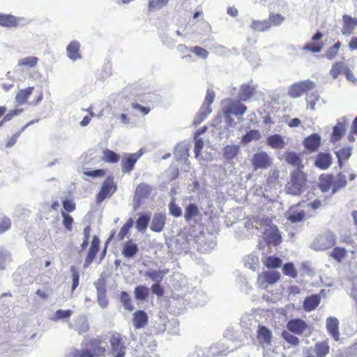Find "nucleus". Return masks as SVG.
I'll return each mask as SVG.
<instances>
[{"label":"nucleus","mask_w":357,"mask_h":357,"mask_svg":"<svg viewBox=\"0 0 357 357\" xmlns=\"http://www.w3.org/2000/svg\"><path fill=\"white\" fill-rule=\"evenodd\" d=\"M256 229L263 234L268 244L277 245L281 243L282 236L277 227L268 218H258L255 220Z\"/></svg>","instance_id":"obj_1"},{"label":"nucleus","mask_w":357,"mask_h":357,"mask_svg":"<svg viewBox=\"0 0 357 357\" xmlns=\"http://www.w3.org/2000/svg\"><path fill=\"white\" fill-rule=\"evenodd\" d=\"M306 183V176L301 169H296L291 172L290 181L287 183L286 190L288 194L299 195L303 190Z\"/></svg>","instance_id":"obj_2"},{"label":"nucleus","mask_w":357,"mask_h":357,"mask_svg":"<svg viewBox=\"0 0 357 357\" xmlns=\"http://www.w3.org/2000/svg\"><path fill=\"white\" fill-rule=\"evenodd\" d=\"M316 84L310 79L301 80L292 84L288 90V95L292 98L301 97L303 93L313 90Z\"/></svg>","instance_id":"obj_3"},{"label":"nucleus","mask_w":357,"mask_h":357,"mask_svg":"<svg viewBox=\"0 0 357 357\" xmlns=\"http://www.w3.org/2000/svg\"><path fill=\"white\" fill-rule=\"evenodd\" d=\"M257 341L263 349L270 350L273 346V335L272 331L265 326L259 325L257 330Z\"/></svg>","instance_id":"obj_4"},{"label":"nucleus","mask_w":357,"mask_h":357,"mask_svg":"<svg viewBox=\"0 0 357 357\" xmlns=\"http://www.w3.org/2000/svg\"><path fill=\"white\" fill-rule=\"evenodd\" d=\"M335 243V236L332 232H326L318 236L312 243L315 250H325L333 247Z\"/></svg>","instance_id":"obj_5"},{"label":"nucleus","mask_w":357,"mask_h":357,"mask_svg":"<svg viewBox=\"0 0 357 357\" xmlns=\"http://www.w3.org/2000/svg\"><path fill=\"white\" fill-rule=\"evenodd\" d=\"M280 278V273L275 271H267L259 274L257 278V285L259 288L268 290V287Z\"/></svg>","instance_id":"obj_6"},{"label":"nucleus","mask_w":357,"mask_h":357,"mask_svg":"<svg viewBox=\"0 0 357 357\" xmlns=\"http://www.w3.org/2000/svg\"><path fill=\"white\" fill-rule=\"evenodd\" d=\"M116 190V185L114 184V178L112 176L107 177L103 182L100 190L97 195V203H101L105 198L112 196Z\"/></svg>","instance_id":"obj_7"},{"label":"nucleus","mask_w":357,"mask_h":357,"mask_svg":"<svg viewBox=\"0 0 357 357\" xmlns=\"http://www.w3.org/2000/svg\"><path fill=\"white\" fill-rule=\"evenodd\" d=\"M255 170L268 168L272 164V158L266 151H259L255 153L251 160Z\"/></svg>","instance_id":"obj_8"},{"label":"nucleus","mask_w":357,"mask_h":357,"mask_svg":"<svg viewBox=\"0 0 357 357\" xmlns=\"http://www.w3.org/2000/svg\"><path fill=\"white\" fill-rule=\"evenodd\" d=\"M39 59L36 56H29L20 58L17 64V68H20L22 72L29 71V75L31 78H34L36 72L30 70L38 65Z\"/></svg>","instance_id":"obj_9"},{"label":"nucleus","mask_w":357,"mask_h":357,"mask_svg":"<svg viewBox=\"0 0 357 357\" xmlns=\"http://www.w3.org/2000/svg\"><path fill=\"white\" fill-rule=\"evenodd\" d=\"M143 152L142 149L135 153H125L121 163L123 172H130L132 170L136 162L141 158Z\"/></svg>","instance_id":"obj_10"},{"label":"nucleus","mask_w":357,"mask_h":357,"mask_svg":"<svg viewBox=\"0 0 357 357\" xmlns=\"http://www.w3.org/2000/svg\"><path fill=\"white\" fill-rule=\"evenodd\" d=\"M112 357H124L126 347L123 346L119 334L112 335L109 339Z\"/></svg>","instance_id":"obj_11"},{"label":"nucleus","mask_w":357,"mask_h":357,"mask_svg":"<svg viewBox=\"0 0 357 357\" xmlns=\"http://www.w3.org/2000/svg\"><path fill=\"white\" fill-rule=\"evenodd\" d=\"M227 105L223 107V112L225 114H233L236 116L243 115L247 110V107L239 101H234L231 99L224 101Z\"/></svg>","instance_id":"obj_12"},{"label":"nucleus","mask_w":357,"mask_h":357,"mask_svg":"<svg viewBox=\"0 0 357 357\" xmlns=\"http://www.w3.org/2000/svg\"><path fill=\"white\" fill-rule=\"evenodd\" d=\"M330 347L326 342H319L314 347H310L304 352L305 357H325L329 353Z\"/></svg>","instance_id":"obj_13"},{"label":"nucleus","mask_w":357,"mask_h":357,"mask_svg":"<svg viewBox=\"0 0 357 357\" xmlns=\"http://www.w3.org/2000/svg\"><path fill=\"white\" fill-rule=\"evenodd\" d=\"M152 191V188L146 183H141L136 187L134 197V208L137 209L140 206L142 199L148 198Z\"/></svg>","instance_id":"obj_14"},{"label":"nucleus","mask_w":357,"mask_h":357,"mask_svg":"<svg viewBox=\"0 0 357 357\" xmlns=\"http://www.w3.org/2000/svg\"><path fill=\"white\" fill-rule=\"evenodd\" d=\"M308 328L307 324L302 319L296 318L288 321L287 328L296 335H302Z\"/></svg>","instance_id":"obj_15"},{"label":"nucleus","mask_w":357,"mask_h":357,"mask_svg":"<svg viewBox=\"0 0 357 357\" xmlns=\"http://www.w3.org/2000/svg\"><path fill=\"white\" fill-rule=\"evenodd\" d=\"M305 211L301 208L300 204L292 206L286 213L287 219L292 223L299 222L304 220Z\"/></svg>","instance_id":"obj_16"},{"label":"nucleus","mask_w":357,"mask_h":357,"mask_svg":"<svg viewBox=\"0 0 357 357\" xmlns=\"http://www.w3.org/2000/svg\"><path fill=\"white\" fill-rule=\"evenodd\" d=\"M357 26V18L352 17L348 15L342 16V27L341 32L343 36H349L354 33V29Z\"/></svg>","instance_id":"obj_17"},{"label":"nucleus","mask_w":357,"mask_h":357,"mask_svg":"<svg viewBox=\"0 0 357 357\" xmlns=\"http://www.w3.org/2000/svg\"><path fill=\"white\" fill-rule=\"evenodd\" d=\"M256 91V87L252 81L243 84L238 93V98L241 101L248 102L255 96Z\"/></svg>","instance_id":"obj_18"},{"label":"nucleus","mask_w":357,"mask_h":357,"mask_svg":"<svg viewBox=\"0 0 357 357\" xmlns=\"http://www.w3.org/2000/svg\"><path fill=\"white\" fill-rule=\"evenodd\" d=\"M346 123L345 118H342L337 121V124L333 129L331 139V142L335 143L342 138L347 130Z\"/></svg>","instance_id":"obj_19"},{"label":"nucleus","mask_w":357,"mask_h":357,"mask_svg":"<svg viewBox=\"0 0 357 357\" xmlns=\"http://www.w3.org/2000/svg\"><path fill=\"white\" fill-rule=\"evenodd\" d=\"M100 245V240L96 236H94L91 242V245L88 251V254L84 261V267L87 268L92 263L93 259H95L98 250Z\"/></svg>","instance_id":"obj_20"},{"label":"nucleus","mask_w":357,"mask_h":357,"mask_svg":"<svg viewBox=\"0 0 357 357\" xmlns=\"http://www.w3.org/2000/svg\"><path fill=\"white\" fill-rule=\"evenodd\" d=\"M190 145L187 142L178 144L174 150V155L178 161L185 162L189 156Z\"/></svg>","instance_id":"obj_21"},{"label":"nucleus","mask_w":357,"mask_h":357,"mask_svg":"<svg viewBox=\"0 0 357 357\" xmlns=\"http://www.w3.org/2000/svg\"><path fill=\"white\" fill-rule=\"evenodd\" d=\"M21 18L10 14L0 13V26L7 28L16 27L19 25Z\"/></svg>","instance_id":"obj_22"},{"label":"nucleus","mask_w":357,"mask_h":357,"mask_svg":"<svg viewBox=\"0 0 357 357\" xmlns=\"http://www.w3.org/2000/svg\"><path fill=\"white\" fill-rule=\"evenodd\" d=\"M138 251L139 248L137 244L132 241H128L123 244L121 254L124 257L130 259L134 257Z\"/></svg>","instance_id":"obj_23"},{"label":"nucleus","mask_w":357,"mask_h":357,"mask_svg":"<svg viewBox=\"0 0 357 357\" xmlns=\"http://www.w3.org/2000/svg\"><path fill=\"white\" fill-rule=\"evenodd\" d=\"M175 247L178 253L183 251L187 252L189 248V238L185 234H178L174 240Z\"/></svg>","instance_id":"obj_24"},{"label":"nucleus","mask_w":357,"mask_h":357,"mask_svg":"<svg viewBox=\"0 0 357 357\" xmlns=\"http://www.w3.org/2000/svg\"><path fill=\"white\" fill-rule=\"evenodd\" d=\"M166 217L162 213H155L150 226V229L155 232L161 231L165 224Z\"/></svg>","instance_id":"obj_25"},{"label":"nucleus","mask_w":357,"mask_h":357,"mask_svg":"<svg viewBox=\"0 0 357 357\" xmlns=\"http://www.w3.org/2000/svg\"><path fill=\"white\" fill-rule=\"evenodd\" d=\"M321 143V137L318 134H312L304 140L305 147L312 152L316 151Z\"/></svg>","instance_id":"obj_26"},{"label":"nucleus","mask_w":357,"mask_h":357,"mask_svg":"<svg viewBox=\"0 0 357 357\" xmlns=\"http://www.w3.org/2000/svg\"><path fill=\"white\" fill-rule=\"evenodd\" d=\"M338 319L335 317H330L326 319V328L328 333L332 335L335 340H339Z\"/></svg>","instance_id":"obj_27"},{"label":"nucleus","mask_w":357,"mask_h":357,"mask_svg":"<svg viewBox=\"0 0 357 357\" xmlns=\"http://www.w3.org/2000/svg\"><path fill=\"white\" fill-rule=\"evenodd\" d=\"M331 162L332 158L329 153H320L316 158L314 165L321 169H326L330 167Z\"/></svg>","instance_id":"obj_28"},{"label":"nucleus","mask_w":357,"mask_h":357,"mask_svg":"<svg viewBox=\"0 0 357 357\" xmlns=\"http://www.w3.org/2000/svg\"><path fill=\"white\" fill-rule=\"evenodd\" d=\"M266 143L269 146L275 149H282L286 144L284 138L278 134H275L267 137Z\"/></svg>","instance_id":"obj_29"},{"label":"nucleus","mask_w":357,"mask_h":357,"mask_svg":"<svg viewBox=\"0 0 357 357\" xmlns=\"http://www.w3.org/2000/svg\"><path fill=\"white\" fill-rule=\"evenodd\" d=\"M148 321V316L143 310H137L133 314V325L136 329L143 328Z\"/></svg>","instance_id":"obj_30"},{"label":"nucleus","mask_w":357,"mask_h":357,"mask_svg":"<svg viewBox=\"0 0 357 357\" xmlns=\"http://www.w3.org/2000/svg\"><path fill=\"white\" fill-rule=\"evenodd\" d=\"M75 322V325L70 323L68 326L70 328L75 329L79 334L86 333L89 330V324L84 317H78Z\"/></svg>","instance_id":"obj_31"},{"label":"nucleus","mask_w":357,"mask_h":357,"mask_svg":"<svg viewBox=\"0 0 357 357\" xmlns=\"http://www.w3.org/2000/svg\"><path fill=\"white\" fill-rule=\"evenodd\" d=\"M320 303V297L319 295L313 294L305 298L303 301V308L307 312L314 310Z\"/></svg>","instance_id":"obj_32"},{"label":"nucleus","mask_w":357,"mask_h":357,"mask_svg":"<svg viewBox=\"0 0 357 357\" xmlns=\"http://www.w3.org/2000/svg\"><path fill=\"white\" fill-rule=\"evenodd\" d=\"M200 216V211L195 204H189L185 210V219L188 222L195 220L196 217Z\"/></svg>","instance_id":"obj_33"},{"label":"nucleus","mask_w":357,"mask_h":357,"mask_svg":"<svg viewBox=\"0 0 357 357\" xmlns=\"http://www.w3.org/2000/svg\"><path fill=\"white\" fill-rule=\"evenodd\" d=\"M93 356H102L106 353V346L99 339L92 340L90 342Z\"/></svg>","instance_id":"obj_34"},{"label":"nucleus","mask_w":357,"mask_h":357,"mask_svg":"<svg viewBox=\"0 0 357 357\" xmlns=\"http://www.w3.org/2000/svg\"><path fill=\"white\" fill-rule=\"evenodd\" d=\"M79 43L77 41H72L67 47L66 52L68 58L73 61L80 59L79 54Z\"/></svg>","instance_id":"obj_35"},{"label":"nucleus","mask_w":357,"mask_h":357,"mask_svg":"<svg viewBox=\"0 0 357 357\" xmlns=\"http://www.w3.org/2000/svg\"><path fill=\"white\" fill-rule=\"evenodd\" d=\"M284 157L285 160L289 164L298 167V169H301L304 167L299 155L295 152H287Z\"/></svg>","instance_id":"obj_36"},{"label":"nucleus","mask_w":357,"mask_h":357,"mask_svg":"<svg viewBox=\"0 0 357 357\" xmlns=\"http://www.w3.org/2000/svg\"><path fill=\"white\" fill-rule=\"evenodd\" d=\"M151 217L149 213H144L140 215L136 222V229L140 233H144L150 221Z\"/></svg>","instance_id":"obj_37"},{"label":"nucleus","mask_w":357,"mask_h":357,"mask_svg":"<svg viewBox=\"0 0 357 357\" xmlns=\"http://www.w3.org/2000/svg\"><path fill=\"white\" fill-rule=\"evenodd\" d=\"M33 89V86H29L24 89H21L15 96L16 101L20 105L26 103L29 96L32 94Z\"/></svg>","instance_id":"obj_38"},{"label":"nucleus","mask_w":357,"mask_h":357,"mask_svg":"<svg viewBox=\"0 0 357 357\" xmlns=\"http://www.w3.org/2000/svg\"><path fill=\"white\" fill-rule=\"evenodd\" d=\"M245 266L252 271H256L259 266V257L257 255L251 253L244 259Z\"/></svg>","instance_id":"obj_39"},{"label":"nucleus","mask_w":357,"mask_h":357,"mask_svg":"<svg viewBox=\"0 0 357 357\" xmlns=\"http://www.w3.org/2000/svg\"><path fill=\"white\" fill-rule=\"evenodd\" d=\"M73 314L71 310H58L52 315L51 319L54 321H62L63 322H67Z\"/></svg>","instance_id":"obj_40"},{"label":"nucleus","mask_w":357,"mask_h":357,"mask_svg":"<svg viewBox=\"0 0 357 357\" xmlns=\"http://www.w3.org/2000/svg\"><path fill=\"white\" fill-rule=\"evenodd\" d=\"M168 270H149L145 273V275L149 277L155 283L160 282L164 276L167 274Z\"/></svg>","instance_id":"obj_41"},{"label":"nucleus","mask_w":357,"mask_h":357,"mask_svg":"<svg viewBox=\"0 0 357 357\" xmlns=\"http://www.w3.org/2000/svg\"><path fill=\"white\" fill-rule=\"evenodd\" d=\"M262 261L264 265L268 268H279L282 265L281 259L275 256H265L263 257Z\"/></svg>","instance_id":"obj_42"},{"label":"nucleus","mask_w":357,"mask_h":357,"mask_svg":"<svg viewBox=\"0 0 357 357\" xmlns=\"http://www.w3.org/2000/svg\"><path fill=\"white\" fill-rule=\"evenodd\" d=\"M238 145H227L223 149V155L227 160L234 159L239 151Z\"/></svg>","instance_id":"obj_43"},{"label":"nucleus","mask_w":357,"mask_h":357,"mask_svg":"<svg viewBox=\"0 0 357 357\" xmlns=\"http://www.w3.org/2000/svg\"><path fill=\"white\" fill-rule=\"evenodd\" d=\"M332 185H333V179L331 175H322L320 177L319 188L323 192H328Z\"/></svg>","instance_id":"obj_44"},{"label":"nucleus","mask_w":357,"mask_h":357,"mask_svg":"<svg viewBox=\"0 0 357 357\" xmlns=\"http://www.w3.org/2000/svg\"><path fill=\"white\" fill-rule=\"evenodd\" d=\"M285 20V17L280 14L270 13L269 17L266 19V22L269 24V28L271 26H278L281 25Z\"/></svg>","instance_id":"obj_45"},{"label":"nucleus","mask_w":357,"mask_h":357,"mask_svg":"<svg viewBox=\"0 0 357 357\" xmlns=\"http://www.w3.org/2000/svg\"><path fill=\"white\" fill-rule=\"evenodd\" d=\"M347 185L346 176L342 173L337 175L335 178L333 180V188L332 190V195L335 194L338 190L344 188Z\"/></svg>","instance_id":"obj_46"},{"label":"nucleus","mask_w":357,"mask_h":357,"mask_svg":"<svg viewBox=\"0 0 357 357\" xmlns=\"http://www.w3.org/2000/svg\"><path fill=\"white\" fill-rule=\"evenodd\" d=\"M149 288L144 285L137 286L134 291V294L136 300L144 301L149 296Z\"/></svg>","instance_id":"obj_47"},{"label":"nucleus","mask_w":357,"mask_h":357,"mask_svg":"<svg viewBox=\"0 0 357 357\" xmlns=\"http://www.w3.org/2000/svg\"><path fill=\"white\" fill-rule=\"evenodd\" d=\"M347 68V66L344 63L337 62L332 66L330 74L334 79H335L339 75L344 73Z\"/></svg>","instance_id":"obj_48"},{"label":"nucleus","mask_w":357,"mask_h":357,"mask_svg":"<svg viewBox=\"0 0 357 357\" xmlns=\"http://www.w3.org/2000/svg\"><path fill=\"white\" fill-rule=\"evenodd\" d=\"M261 133L259 130H251L243 137L242 143L247 144L252 141H257L261 138Z\"/></svg>","instance_id":"obj_49"},{"label":"nucleus","mask_w":357,"mask_h":357,"mask_svg":"<svg viewBox=\"0 0 357 357\" xmlns=\"http://www.w3.org/2000/svg\"><path fill=\"white\" fill-rule=\"evenodd\" d=\"M134 221L132 218H130L127 222L121 227L117 237L119 241L123 240L128 235L129 230L132 227Z\"/></svg>","instance_id":"obj_50"},{"label":"nucleus","mask_w":357,"mask_h":357,"mask_svg":"<svg viewBox=\"0 0 357 357\" xmlns=\"http://www.w3.org/2000/svg\"><path fill=\"white\" fill-rule=\"evenodd\" d=\"M102 159L107 162L116 163L120 160V155L113 151L105 149L103 151Z\"/></svg>","instance_id":"obj_51"},{"label":"nucleus","mask_w":357,"mask_h":357,"mask_svg":"<svg viewBox=\"0 0 357 357\" xmlns=\"http://www.w3.org/2000/svg\"><path fill=\"white\" fill-rule=\"evenodd\" d=\"M336 156L338 159V162L341 165L342 160H346L351 155V147H345L335 151Z\"/></svg>","instance_id":"obj_52"},{"label":"nucleus","mask_w":357,"mask_h":357,"mask_svg":"<svg viewBox=\"0 0 357 357\" xmlns=\"http://www.w3.org/2000/svg\"><path fill=\"white\" fill-rule=\"evenodd\" d=\"M215 92L213 90L208 89L206 92V96L205 97L204 101L202 105V108L203 109H206L207 111L211 110V105L213 102L215 98Z\"/></svg>","instance_id":"obj_53"},{"label":"nucleus","mask_w":357,"mask_h":357,"mask_svg":"<svg viewBox=\"0 0 357 357\" xmlns=\"http://www.w3.org/2000/svg\"><path fill=\"white\" fill-rule=\"evenodd\" d=\"M120 301L126 310L131 312L134 310V306L132 304L130 296L126 291H122L121 293Z\"/></svg>","instance_id":"obj_54"},{"label":"nucleus","mask_w":357,"mask_h":357,"mask_svg":"<svg viewBox=\"0 0 357 357\" xmlns=\"http://www.w3.org/2000/svg\"><path fill=\"white\" fill-rule=\"evenodd\" d=\"M250 28L255 31H264L269 29V24L266 20L263 21L253 20L250 24Z\"/></svg>","instance_id":"obj_55"},{"label":"nucleus","mask_w":357,"mask_h":357,"mask_svg":"<svg viewBox=\"0 0 357 357\" xmlns=\"http://www.w3.org/2000/svg\"><path fill=\"white\" fill-rule=\"evenodd\" d=\"M282 337L289 344L294 347H296L300 343V340L296 336L287 331H284L281 334Z\"/></svg>","instance_id":"obj_56"},{"label":"nucleus","mask_w":357,"mask_h":357,"mask_svg":"<svg viewBox=\"0 0 357 357\" xmlns=\"http://www.w3.org/2000/svg\"><path fill=\"white\" fill-rule=\"evenodd\" d=\"M282 272L285 275L292 278L297 277V271L293 263L289 262L284 264L282 267Z\"/></svg>","instance_id":"obj_57"},{"label":"nucleus","mask_w":357,"mask_h":357,"mask_svg":"<svg viewBox=\"0 0 357 357\" xmlns=\"http://www.w3.org/2000/svg\"><path fill=\"white\" fill-rule=\"evenodd\" d=\"M319 96L317 94V92H313L310 94H307L306 95V102H307V108H310L311 110H314L315 109V105L317 103V101L319 100Z\"/></svg>","instance_id":"obj_58"},{"label":"nucleus","mask_w":357,"mask_h":357,"mask_svg":"<svg viewBox=\"0 0 357 357\" xmlns=\"http://www.w3.org/2000/svg\"><path fill=\"white\" fill-rule=\"evenodd\" d=\"M73 355L74 357H93V353L90 344L86 348L75 350Z\"/></svg>","instance_id":"obj_59"},{"label":"nucleus","mask_w":357,"mask_h":357,"mask_svg":"<svg viewBox=\"0 0 357 357\" xmlns=\"http://www.w3.org/2000/svg\"><path fill=\"white\" fill-rule=\"evenodd\" d=\"M346 250L343 248L336 247L332 251L331 256L338 262H340L346 255Z\"/></svg>","instance_id":"obj_60"},{"label":"nucleus","mask_w":357,"mask_h":357,"mask_svg":"<svg viewBox=\"0 0 357 357\" xmlns=\"http://www.w3.org/2000/svg\"><path fill=\"white\" fill-rule=\"evenodd\" d=\"M211 112V110H206V109H203L202 107L200 108L199 111L197 112V114H196L195 119H194V121H193V123L195 125H199L202 122H203L206 118L207 117V116Z\"/></svg>","instance_id":"obj_61"},{"label":"nucleus","mask_w":357,"mask_h":357,"mask_svg":"<svg viewBox=\"0 0 357 357\" xmlns=\"http://www.w3.org/2000/svg\"><path fill=\"white\" fill-rule=\"evenodd\" d=\"M340 46V42L337 41V43H335L332 47L328 48L326 54V57L328 58V59H333L337 54Z\"/></svg>","instance_id":"obj_62"},{"label":"nucleus","mask_w":357,"mask_h":357,"mask_svg":"<svg viewBox=\"0 0 357 357\" xmlns=\"http://www.w3.org/2000/svg\"><path fill=\"white\" fill-rule=\"evenodd\" d=\"M169 211L170 214L175 217H180L182 215V209L175 203L174 199L169 204Z\"/></svg>","instance_id":"obj_63"},{"label":"nucleus","mask_w":357,"mask_h":357,"mask_svg":"<svg viewBox=\"0 0 357 357\" xmlns=\"http://www.w3.org/2000/svg\"><path fill=\"white\" fill-rule=\"evenodd\" d=\"M10 261V255L8 252L6 250L0 251V268H5Z\"/></svg>","instance_id":"obj_64"}]
</instances>
